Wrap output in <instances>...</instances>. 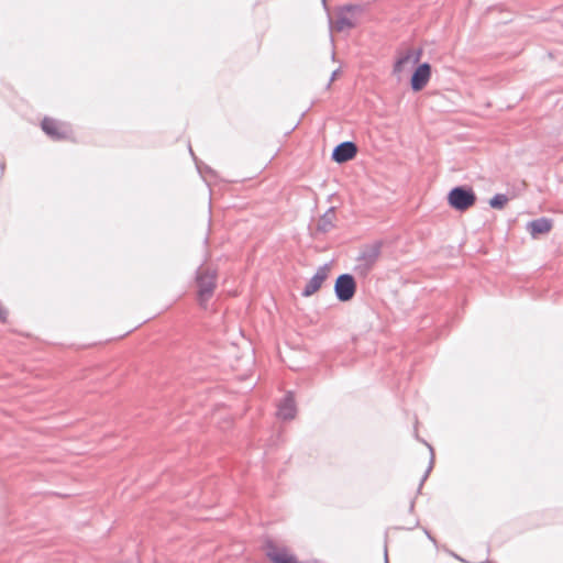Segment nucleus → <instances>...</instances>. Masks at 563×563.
<instances>
[{
    "instance_id": "f257e3e1",
    "label": "nucleus",
    "mask_w": 563,
    "mask_h": 563,
    "mask_svg": "<svg viewBox=\"0 0 563 563\" xmlns=\"http://www.w3.org/2000/svg\"><path fill=\"white\" fill-rule=\"evenodd\" d=\"M197 295L203 306L213 295L217 287V272L207 266H200L196 273Z\"/></svg>"
},
{
    "instance_id": "f03ea898",
    "label": "nucleus",
    "mask_w": 563,
    "mask_h": 563,
    "mask_svg": "<svg viewBox=\"0 0 563 563\" xmlns=\"http://www.w3.org/2000/svg\"><path fill=\"white\" fill-rule=\"evenodd\" d=\"M380 251L382 244L379 242L364 246L356 257L355 274L360 277H366L377 263Z\"/></svg>"
},
{
    "instance_id": "7ed1b4c3",
    "label": "nucleus",
    "mask_w": 563,
    "mask_h": 563,
    "mask_svg": "<svg viewBox=\"0 0 563 563\" xmlns=\"http://www.w3.org/2000/svg\"><path fill=\"white\" fill-rule=\"evenodd\" d=\"M448 202L453 209L465 211L475 205L476 196L472 188L459 186L450 190Z\"/></svg>"
},
{
    "instance_id": "20e7f679",
    "label": "nucleus",
    "mask_w": 563,
    "mask_h": 563,
    "mask_svg": "<svg viewBox=\"0 0 563 563\" xmlns=\"http://www.w3.org/2000/svg\"><path fill=\"white\" fill-rule=\"evenodd\" d=\"M355 290L356 284L352 275L342 274L336 278L334 292L340 301L344 302L351 300L355 295Z\"/></svg>"
},
{
    "instance_id": "39448f33",
    "label": "nucleus",
    "mask_w": 563,
    "mask_h": 563,
    "mask_svg": "<svg viewBox=\"0 0 563 563\" xmlns=\"http://www.w3.org/2000/svg\"><path fill=\"white\" fill-rule=\"evenodd\" d=\"M42 130L53 140H65L70 135V128L67 123L51 118H44L41 123Z\"/></svg>"
},
{
    "instance_id": "423d86ee",
    "label": "nucleus",
    "mask_w": 563,
    "mask_h": 563,
    "mask_svg": "<svg viewBox=\"0 0 563 563\" xmlns=\"http://www.w3.org/2000/svg\"><path fill=\"white\" fill-rule=\"evenodd\" d=\"M329 271H330V266L328 264L320 266L317 269L316 274L306 284V286L302 290V296L310 297L314 292H317L321 288L324 280L328 278Z\"/></svg>"
},
{
    "instance_id": "0eeeda50",
    "label": "nucleus",
    "mask_w": 563,
    "mask_h": 563,
    "mask_svg": "<svg viewBox=\"0 0 563 563\" xmlns=\"http://www.w3.org/2000/svg\"><path fill=\"white\" fill-rule=\"evenodd\" d=\"M421 55V49H408L402 53L394 65V74L399 75L407 70L409 66L417 64L420 60Z\"/></svg>"
},
{
    "instance_id": "6e6552de",
    "label": "nucleus",
    "mask_w": 563,
    "mask_h": 563,
    "mask_svg": "<svg viewBox=\"0 0 563 563\" xmlns=\"http://www.w3.org/2000/svg\"><path fill=\"white\" fill-rule=\"evenodd\" d=\"M431 77V66L428 63H423L417 67L413 71L410 85L413 91L422 90L429 82Z\"/></svg>"
},
{
    "instance_id": "1a4fd4ad",
    "label": "nucleus",
    "mask_w": 563,
    "mask_h": 563,
    "mask_svg": "<svg viewBox=\"0 0 563 563\" xmlns=\"http://www.w3.org/2000/svg\"><path fill=\"white\" fill-rule=\"evenodd\" d=\"M357 153L353 142L346 141L336 145L332 152V159L336 163H345L352 159Z\"/></svg>"
},
{
    "instance_id": "9d476101",
    "label": "nucleus",
    "mask_w": 563,
    "mask_h": 563,
    "mask_svg": "<svg viewBox=\"0 0 563 563\" xmlns=\"http://www.w3.org/2000/svg\"><path fill=\"white\" fill-rule=\"evenodd\" d=\"M277 415L284 420H290L295 418L296 405L292 393H287L282 402L278 405Z\"/></svg>"
},
{
    "instance_id": "9b49d317",
    "label": "nucleus",
    "mask_w": 563,
    "mask_h": 563,
    "mask_svg": "<svg viewBox=\"0 0 563 563\" xmlns=\"http://www.w3.org/2000/svg\"><path fill=\"white\" fill-rule=\"evenodd\" d=\"M335 209L329 208L318 220L317 231L320 233H328L334 228L335 222Z\"/></svg>"
},
{
    "instance_id": "f8f14e48",
    "label": "nucleus",
    "mask_w": 563,
    "mask_h": 563,
    "mask_svg": "<svg viewBox=\"0 0 563 563\" xmlns=\"http://www.w3.org/2000/svg\"><path fill=\"white\" fill-rule=\"evenodd\" d=\"M552 229V221L548 218H539L528 223V230L532 236L544 234Z\"/></svg>"
},
{
    "instance_id": "ddd939ff",
    "label": "nucleus",
    "mask_w": 563,
    "mask_h": 563,
    "mask_svg": "<svg viewBox=\"0 0 563 563\" xmlns=\"http://www.w3.org/2000/svg\"><path fill=\"white\" fill-rule=\"evenodd\" d=\"M352 7H346L338 14V18L333 25L336 32H343L345 30L354 27V21L346 14V11H350Z\"/></svg>"
},
{
    "instance_id": "4468645a",
    "label": "nucleus",
    "mask_w": 563,
    "mask_h": 563,
    "mask_svg": "<svg viewBox=\"0 0 563 563\" xmlns=\"http://www.w3.org/2000/svg\"><path fill=\"white\" fill-rule=\"evenodd\" d=\"M508 197L504 194H497L489 200V206L494 209H503L508 202Z\"/></svg>"
},
{
    "instance_id": "2eb2a0df",
    "label": "nucleus",
    "mask_w": 563,
    "mask_h": 563,
    "mask_svg": "<svg viewBox=\"0 0 563 563\" xmlns=\"http://www.w3.org/2000/svg\"><path fill=\"white\" fill-rule=\"evenodd\" d=\"M8 319V310L0 303V322L5 323Z\"/></svg>"
},
{
    "instance_id": "dca6fc26",
    "label": "nucleus",
    "mask_w": 563,
    "mask_h": 563,
    "mask_svg": "<svg viewBox=\"0 0 563 563\" xmlns=\"http://www.w3.org/2000/svg\"><path fill=\"white\" fill-rule=\"evenodd\" d=\"M432 464H433V454L431 455L430 465H429V467H428V470H427V472H426V474H424V476L422 478V482L428 477V475H429V473H430V471L432 468Z\"/></svg>"
},
{
    "instance_id": "f3484780",
    "label": "nucleus",
    "mask_w": 563,
    "mask_h": 563,
    "mask_svg": "<svg viewBox=\"0 0 563 563\" xmlns=\"http://www.w3.org/2000/svg\"><path fill=\"white\" fill-rule=\"evenodd\" d=\"M338 73H339L338 69L332 73L329 85L335 79Z\"/></svg>"
},
{
    "instance_id": "a211bd4d",
    "label": "nucleus",
    "mask_w": 563,
    "mask_h": 563,
    "mask_svg": "<svg viewBox=\"0 0 563 563\" xmlns=\"http://www.w3.org/2000/svg\"><path fill=\"white\" fill-rule=\"evenodd\" d=\"M385 563H388L387 548H385Z\"/></svg>"
}]
</instances>
